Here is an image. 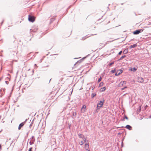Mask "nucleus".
Returning <instances> with one entry per match:
<instances>
[{
	"mask_svg": "<svg viewBox=\"0 0 151 151\" xmlns=\"http://www.w3.org/2000/svg\"><path fill=\"white\" fill-rule=\"evenodd\" d=\"M127 88V87L126 86L124 87V88H122L121 90H124L125 88Z\"/></svg>",
	"mask_w": 151,
	"mask_h": 151,
	"instance_id": "nucleus-25",
	"label": "nucleus"
},
{
	"mask_svg": "<svg viewBox=\"0 0 151 151\" xmlns=\"http://www.w3.org/2000/svg\"><path fill=\"white\" fill-rule=\"evenodd\" d=\"M83 140L84 141L85 143H86V138L83 137Z\"/></svg>",
	"mask_w": 151,
	"mask_h": 151,
	"instance_id": "nucleus-22",
	"label": "nucleus"
},
{
	"mask_svg": "<svg viewBox=\"0 0 151 151\" xmlns=\"http://www.w3.org/2000/svg\"><path fill=\"white\" fill-rule=\"evenodd\" d=\"M137 81L138 82L142 83L143 82V79L142 78L140 77H138Z\"/></svg>",
	"mask_w": 151,
	"mask_h": 151,
	"instance_id": "nucleus-7",
	"label": "nucleus"
},
{
	"mask_svg": "<svg viewBox=\"0 0 151 151\" xmlns=\"http://www.w3.org/2000/svg\"><path fill=\"white\" fill-rule=\"evenodd\" d=\"M88 151H90V150H88Z\"/></svg>",
	"mask_w": 151,
	"mask_h": 151,
	"instance_id": "nucleus-40",
	"label": "nucleus"
},
{
	"mask_svg": "<svg viewBox=\"0 0 151 151\" xmlns=\"http://www.w3.org/2000/svg\"><path fill=\"white\" fill-rule=\"evenodd\" d=\"M142 30L141 29L140 30H137L133 32V34L134 35H137L139 33L142 31Z\"/></svg>",
	"mask_w": 151,
	"mask_h": 151,
	"instance_id": "nucleus-4",
	"label": "nucleus"
},
{
	"mask_svg": "<svg viewBox=\"0 0 151 151\" xmlns=\"http://www.w3.org/2000/svg\"><path fill=\"white\" fill-rule=\"evenodd\" d=\"M87 143V144H88V140H86V143Z\"/></svg>",
	"mask_w": 151,
	"mask_h": 151,
	"instance_id": "nucleus-32",
	"label": "nucleus"
},
{
	"mask_svg": "<svg viewBox=\"0 0 151 151\" xmlns=\"http://www.w3.org/2000/svg\"><path fill=\"white\" fill-rule=\"evenodd\" d=\"M109 41H107V42L105 44H103L102 43H101L100 44V45L102 47H104L107 43L108 42H109Z\"/></svg>",
	"mask_w": 151,
	"mask_h": 151,
	"instance_id": "nucleus-11",
	"label": "nucleus"
},
{
	"mask_svg": "<svg viewBox=\"0 0 151 151\" xmlns=\"http://www.w3.org/2000/svg\"><path fill=\"white\" fill-rule=\"evenodd\" d=\"M96 95V94L94 93H92L91 94L92 98H93Z\"/></svg>",
	"mask_w": 151,
	"mask_h": 151,
	"instance_id": "nucleus-17",
	"label": "nucleus"
},
{
	"mask_svg": "<svg viewBox=\"0 0 151 151\" xmlns=\"http://www.w3.org/2000/svg\"><path fill=\"white\" fill-rule=\"evenodd\" d=\"M76 112H73V116H76Z\"/></svg>",
	"mask_w": 151,
	"mask_h": 151,
	"instance_id": "nucleus-24",
	"label": "nucleus"
},
{
	"mask_svg": "<svg viewBox=\"0 0 151 151\" xmlns=\"http://www.w3.org/2000/svg\"><path fill=\"white\" fill-rule=\"evenodd\" d=\"M122 70H118L117 72H118V75H119L122 73Z\"/></svg>",
	"mask_w": 151,
	"mask_h": 151,
	"instance_id": "nucleus-16",
	"label": "nucleus"
},
{
	"mask_svg": "<svg viewBox=\"0 0 151 151\" xmlns=\"http://www.w3.org/2000/svg\"><path fill=\"white\" fill-rule=\"evenodd\" d=\"M30 30V31H31V32H32V29H31Z\"/></svg>",
	"mask_w": 151,
	"mask_h": 151,
	"instance_id": "nucleus-34",
	"label": "nucleus"
},
{
	"mask_svg": "<svg viewBox=\"0 0 151 151\" xmlns=\"http://www.w3.org/2000/svg\"><path fill=\"white\" fill-rule=\"evenodd\" d=\"M137 46V44H134L133 45H131L129 47L130 49H131L133 48H134Z\"/></svg>",
	"mask_w": 151,
	"mask_h": 151,
	"instance_id": "nucleus-10",
	"label": "nucleus"
},
{
	"mask_svg": "<svg viewBox=\"0 0 151 151\" xmlns=\"http://www.w3.org/2000/svg\"><path fill=\"white\" fill-rule=\"evenodd\" d=\"M6 83H7V81H6Z\"/></svg>",
	"mask_w": 151,
	"mask_h": 151,
	"instance_id": "nucleus-39",
	"label": "nucleus"
},
{
	"mask_svg": "<svg viewBox=\"0 0 151 151\" xmlns=\"http://www.w3.org/2000/svg\"><path fill=\"white\" fill-rule=\"evenodd\" d=\"M89 145L88 144H87V143H86L85 144V148L87 150L88 148Z\"/></svg>",
	"mask_w": 151,
	"mask_h": 151,
	"instance_id": "nucleus-13",
	"label": "nucleus"
},
{
	"mask_svg": "<svg viewBox=\"0 0 151 151\" xmlns=\"http://www.w3.org/2000/svg\"><path fill=\"white\" fill-rule=\"evenodd\" d=\"M79 137L80 138H83L84 137L81 134H78Z\"/></svg>",
	"mask_w": 151,
	"mask_h": 151,
	"instance_id": "nucleus-19",
	"label": "nucleus"
},
{
	"mask_svg": "<svg viewBox=\"0 0 151 151\" xmlns=\"http://www.w3.org/2000/svg\"><path fill=\"white\" fill-rule=\"evenodd\" d=\"M24 122H22L19 125V127H18V129H20L21 128L23 127V126L24 125Z\"/></svg>",
	"mask_w": 151,
	"mask_h": 151,
	"instance_id": "nucleus-8",
	"label": "nucleus"
},
{
	"mask_svg": "<svg viewBox=\"0 0 151 151\" xmlns=\"http://www.w3.org/2000/svg\"><path fill=\"white\" fill-rule=\"evenodd\" d=\"M126 84V81H121L118 85V86L119 87H122L123 85Z\"/></svg>",
	"mask_w": 151,
	"mask_h": 151,
	"instance_id": "nucleus-6",
	"label": "nucleus"
},
{
	"mask_svg": "<svg viewBox=\"0 0 151 151\" xmlns=\"http://www.w3.org/2000/svg\"><path fill=\"white\" fill-rule=\"evenodd\" d=\"M114 63V62H112L109 65H112V64H113Z\"/></svg>",
	"mask_w": 151,
	"mask_h": 151,
	"instance_id": "nucleus-26",
	"label": "nucleus"
},
{
	"mask_svg": "<svg viewBox=\"0 0 151 151\" xmlns=\"http://www.w3.org/2000/svg\"><path fill=\"white\" fill-rule=\"evenodd\" d=\"M122 53V51H120V52L119 53V54H119V55H120Z\"/></svg>",
	"mask_w": 151,
	"mask_h": 151,
	"instance_id": "nucleus-30",
	"label": "nucleus"
},
{
	"mask_svg": "<svg viewBox=\"0 0 151 151\" xmlns=\"http://www.w3.org/2000/svg\"><path fill=\"white\" fill-rule=\"evenodd\" d=\"M104 102V100L100 101L99 103H98L97 104V108H100L101 107L103 106Z\"/></svg>",
	"mask_w": 151,
	"mask_h": 151,
	"instance_id": "nucleus-1",
	"label": "nucleus"
},
{
	"mask_svg": "<svg viewBox=\"0 0 151 151\" xmlns=\"http://www.w3.org/2000/svg\"><path fill=\"white\" fill-rule=\"evenodd\" d=\"M131 70L132 71L135 72L136 70L137 69H136L135 68H131Z\"/></svg>",
	"mask_w": 151,
	"mask_h": 151,
	"instance_id": "nucleus-14",
	"label": "nucleus"
},
{
	"mask_svg": "<svg viewBox=\"0 0 151 151\" xmlns=\"http://www.w3.org/2000/svg\"><path fill=\"white\" fill-rule=\"evenodd\" d=\"M103 83H102V82H101V83H100V86H101V85H103Z\"/></svg>",
	"mask_w": 151,
	"mask_h": 151,
	"instance_id": "nucleus-31",
	"label": "nucleus"
},
{
	"mask_svg": "<svg viewBox=\"0 0 151 151\" xmlns=\"http://www.w3.org/2000/svg\"><path fill=\"white\" fill-rule=\"evenodd\" d=\"M125 127L127 129H129V130H131V129H132V127L130 126L129 125H127Z\"/></svg>",
	"mask_w": 151,
	"mask_h": 151,
	"instance_id": "nucleus-9",
	"label": "nucleus"
},
{
	"mask_svg": "<svg viewBox=\"0 0 151 151\" xmlns=\"http://www.w3.org/2000/svg\"><path fill=\"white\" fill-rule=\"evenodd\" d=\"M3 22H2V23H1V24H2V23H3Z\"/></svg>",
	"mask_w": 151,
	"mask_h": 151,
	"instance_id": "nucleus-36",
	"label": "nucleus"
},
{
	"mask_svg": "<svg viewBox=\"0 0 151 151\" xmlns=\"http://www.w3.org/2000/svg\"><path fill=\"white\" fill-rule=\"evenodd\" d=\"M125 118L127 119H128V117L126 116H125Z\"/></svg>",
	"mask_w": 151,
	"mask_h": 151,
	"instance_id": "nucleus-33",
	"label": "nucleus"
},
{
	"mask_svg": "<svg viewBox=\"0 0 151 151\" xmlns=\"http://www.w3.org/2000/svg\"><path fill=\"white\" fill-rule=\"evenodd\" d=\"M83 143H83V142L82 141H81L79 142L80 144L81 145H83Z\"/></svg>",
	"mask_w": 151,
	"mask_h": 151,
	"instance_id": "nucleus-23",
	"label": "nucleus"
},
{
	"mask_svg": "<svg viewBox=\"0 0 151 151\" xmlns=\"http://www.w3.org/2000/svg\"><path fill=\"white\" fill-rule=\"evenodd\" d=\"M1 116H0V119H1Z\"/></svg>",
	"mask_w": 151,
	"mask_h": 151,
	"instance_id": "nucleus-37",
	"label": "nucleus"
},
{
	"mask_svg": "<svg viewBox=\"0 0 151 151\" xmlns=\"http://www.w3.org/2000/svg\"><path fill=\"white\" fill-rule=\"evenodd\" d=\"M101 79H102V78L101 77L99 79H98V82H100L101 81Z\"/></svg>",
	"mask_w": 151,
	"mask_h": 151,
	"instance_id": "nucleus-20",
	"label": "nucleus"
},
{
	"mask_svg": "<svg viewBox=\"0 0 151 151\" xmlns=\"http://www.w3.org/2000/svg\"><path fill=\"white\" fill-rule=\"evenodd\" d=\"M35 141L34 137L33 136H32L31 138L30 139V142H29V144L30 145H32L34 143Z\"/></svg>",
	"mask_w": 151,
	"mask_h": 151,
	"instance_id": "nucleus-3",
	"label": "nucleus"
},
{
	"mask_svg": "<svg viewBox=\"0 0 151 151\" xmlns=\"http://www.w3.org/2000/svg\"><path fill=\"white\" fill-rule=\"evenodd\" d=\"M118 75V72L117 71V72L115 74V75L116 76H118V75Z\"/></svg>",
	"mask_w": 151,
	"mask_h": 151,
	"instance_id": "nucleus-27",
	"label": "nucleus"
},
{
	"mask_svg": "<svg viewBox=\"0 0 151 151\" xmlns=\"http://www.w3.org/2000/svg\"><path fill=\"white\" fill-rule=\"evenodd\" d=\"M95 87L94 86H92V90H93L94 89Z\"/></svg>",
	"mask_w": 151,
	"mask_h": 151,
	"instance_id": "nucleus-28",
	"label": "nucleus"
},
{
	"mask_svg": "<svg viewBox=\"0 0 151 151\" xmlns=\"http://www.w3.org/2000/svg\"><path fill=\"white\" fill-rule=\"evenodd\" d=\"M32 147L30 148H29V151H32Z\"/></svg>",
	"mask_w": 151,
	"mask_h": 151,
	"instance_id": "nucleus-29",
	"label": "nucleus"
},
{
	"mask_svg": "<svg viewBox=\"0 0 151 151\" xmlns=\"http://www.w3.org/2000/svg\"><path fill=\"white\" fill-rule=\"evenodd\" d=\"M28 20L29 21L31 22H33L35 21L34 17L30 15H29L28 16Z\"/></svg>",
	"mask_w": 151,
	"mask_h": 151,
	"instance_id": "nucleus-2",
	"label": "nucleus"
},
{
	"mask_svg": "<svg viewBox=\"0 0 151 151\" xmlns=\"http://www.w3.org/2000/svg\"><path fill=\"white\" fill-rule=\"evenodd\" d=\"M116 69H114V70H112L111 71V72L112 73H115V72H116Z\"/></svg>",
	"mask_w": 151,
	"mask_h": 151,
	"instance_id": "nucleus-18",
	"label": "nucleus"
},
{
	"mask_svg": "<svg viewBox=\"0 0 151 151\" xmlns=\"http://www.w3.org/2000/svg\"><path fill=\"white\" fill-rule=\"evenodd\" d=\"M6 83H7V81H6Z\"/></svg>",
	"mask_w": 151,
	"mask_h": 151,
	"instance_id": "nucleus-38",
	"label": "nucleus"
},
{
	"mask_svg": "<svg viewBox=\"0 0 151 151\" xmlns=\"http://www.w3.org/2000/svg\"><path fill=\"white\" fill-rule=\"evenodd\" d=\"M125 56H126L125 55H124V56L121 57L120 58V60H122L123 58H124Z\"/></svg>",
	"mask_w": 151,
	"mask_h": 151,
	"instance_id": "nucleus-21",
	"label": "nucleus"
},
{
	"mask_svg": "<svg viewBox=\"0 0 151 151\" xmlns=\"http://www.w3.org/2000/svg\"><path fill=\"white\" fill-rule=\"evenodd\" d=\"M106 89V88L105 87L102 88L101 89V92L104 91Z\"/></svg>",
	"mask_w": 151,
	"mask_h": 151,
	"instance_id": "nucleus-15",
	"label": "nucleus"
},
{
	"mask_svg": "<svg viewBox=\"0 0 151 151\" xmlns=\"http://www.w3.org/2000/svg\"><path fill=\"white\" fill-rule=\"evenodd\" d=\"M128 49H127L124 50V51H123V53L124 54H125L127 53L128 52Z\"/></svg>",
	"mask_w": 151,
	"mask_h": 151,
	"instance_id": "nucleus-12",
	"label": "nucleus"
},
{
	"mask_svg": "<svg viewBox=\"0 0 151 151\" xmlns=\"http://www.w3.org/2000/svg\"><path fill=\"white\" fill-rule=\"evenodd\" d=\"M86 106L85 105H83L81 109V111L82 113H84L86 111Z\"/></svg>",
	"mask_w": 151,
	"mask_h": 151,
	"instance_id": "nucleus-5",
	"label": "nucleus"
},
{
	"mask_svg": "<svg viewBox=\"0 0 151 151\" xmlns=\"http://www.w3.org/2000/svg\"><path fill=\"white\" fill-rule=\"evenodd\" d=\"M37 66L36 64H35V66Z\"/></svg>",
	"mask_w": 151,
	"mask_h": 151,
	"instance_id": "nucleus-35",
	"label": "nucleus"
}]
</instances>
